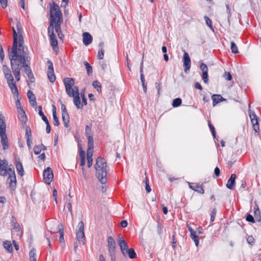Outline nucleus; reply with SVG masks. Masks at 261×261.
I'll list each match as a JSON object with an SVG mask.
<instances>
[{
	"label": "nucleus",
	"instance_id": "1",
	"mask_svg": "<svg viewBox=\"0 0 261 261\" xmlns=\"http://www.w3.org/2000/svg\"><path fill=\"white\" fill-rule=\"evenodd\" d=\"M19 49L17 48L16 34L14 32V41L9 53V57L10 60L12 72L17 81L20 80V70H23V65L30 61L29 51L27 47L23 46V40L21 36L19 37Z\"/></svg>",
	"mask_w": 261,
	"mask_h": 261
},
{
	"label": "nucleus",
	"instance_id": "2",
	"mask_svg": "<svg viewBox=\"0 0 261 261\" xmlns=\"http://www.w3.org/2000/svg\"><path fill=\"white\" fill-rule=\"evenodd\" d=\"M95 169L96 171V176L99 181L102 184H106L107 181V171L106 162L105 159L98 157L96 159Z\"/></svg>",
	"mask_w": 261,
	"mask_h": 261
},
{
	"label": "nucleus",
	"instance_id": "3",
	"mask_svg": "<svg viewBox=\"0 0 261 261\" xmlns=\"http://www.w3.org/2000/svg\"><path fill=\"white\" fill-rule=\"evenodd\" d=\"M9 173L7 179V188L10 191H13L16 189L17 186V180L13 166L10 165L9 167Z\"/></svg>",
	"mask_w": 261,
	"mask_h": 261
},
{
	"label": "nucleus",
	"instance_id": "4",
	"mask_svg": "<svg viewBox=\"0 0 261 261\" xmlns=\"http://www.w3.org/2000/svg\"><path fill=\"white\" fill-rule=\"evenodd\" d=\"M50 19L54 18L56 21H63L62 14L59 6L54 2L50 7Z\"/></svg>",
	"mask_w": 261,
	"mask_h": 261
},
{
	"label": "nucleus",
	"instance_id": "5",
	"mask_svg": "<svg viewBox=\"0 0 261 261\" xmlns=\"http://www.w3.org/2000/svg\"><path fill=\"white\" fill-rule=\"evenodd\" d=\"M77 228L76 232V239L79 243L84 244L86 238L84 234V224L82 221L79 223Z\"/></svg>",
	"mask_w": 261,
	"mask_h": 261
},
{
	"label": "nucleus",
	"instance_id": "6",
	"mask_svg": "<svg viewBox=\"0 0 261 261\" xmlns=\"http://www.w3.org/2000/svg\"><path fill=\"white\" fill-rule=\"evenodd\" d=\"M64 83L67 94L69 96H73L74 90L72 87L74 84V79L69 77L65 78L64 80Z\"/></svg>",
	"mask_w": 261,
	"mask_h": 261
},
{
	"label": "nucleus",
	"instance_id": "7",
	"mask_svg": "<svg viewBox=\"0 0 261 261\" xmlns=\"http://www.w3.org/2000/svg\"><path fill=\"white\" fill-rule=\"evenodd\" d=\"M43 177L45 182L50 184L54 178L53 170L50 167H47L43 171Z\"/></svg>",
	"mask_w": 261,
	"mask_h": 261
},
{
	"label": "nucleus",
	"instance_id": "8",
	"mask_svg": "<svg viewBox=\"0 0 261 261\" xmlns=\"http://www.w3.org/2000/svg\"><path fill=\"white\" fill-rule=\"evenodd\" d=\"M9 167L8 163L6 160L0 159V175L6 176L9 172Z\"/></svg>",
	"mask_w": 261,
	"mask_h": 261
},
{
	"label": "nucleus",
	"instance_id": "9",
	"mask_svg": "<svg viewBox=\"0 0 261 261\" xmlns=\"http://www.w3.org/2000/svg\"><path fill=\"white\" fill-rule=\"evenodd\" d=\"M23 71L27 74L30 82L34 83L35 81V78L32 69L28 64V63H26L24 65H23Z\"/></svg>",
	"mask_w": 261,
	"mask_h": 261
},
{
	"label": "nucleus",
	"instance_id": "10",
	"mask_svg": "<svg viewBox=\"0 0 261 261\" xmlns=\"http://www.w3.org/2000/svg\"><path fill=\"white\" fill-rule=\"evenodd\" d=\"M183 66L184 68V71L187 72V71L189 70L191 67V59L189 56V54L185 51L183 56Z\"/></svg>",
	"mask_w": 261,
	"mask_h": 261
},
{
	"label": "nucleus",
	"instance_id": "11",
	"mask_svg": "<svg viewBox=\"0 0 261 261\" xmlns=\"http://www.w3.org/2000/svg\"><path fill=\"white\" fill-rule=\"evenodd\" d=\"M17 30V33L16 32L15 29L13 28V38H14V31L16 34V38H17V48L18 50L20 48L19 47V37L21 36L22 38V40L23 41V37L22 34H21V25L20 23H17L16 24ZM14 41V39H13V42Z\"/></svg>",
	"mask_w": 261,
	"mask_h": 261
},
{
	"label": "nucleus",
	"instance_id": "12",
	"mask_svg": "<svg viewBox=\"0 0 261 261\" xmlns=\"http://www.w3.org/2000/svg\"><path fill=\"white\" fill-rule=\"evenodd\" d=\"M15 165L18 174L20 176H22L24 175V170L23 168L22 163L18 157H16L15 158Z\"/></svg>",
	"mask_w": 261,
	"mask_h": 261
},
{
	"label": "nucleus",
	"instance_id": "13",
	"mask_svg": "<svg viewBox=\"0 0 261 261\" xmlns=\"http://www.w3.org/2000/svg\"><path fill=\"white\" fill-rule=\"evenodd\" d=\"M7 82L13 94L18 97L19 92L16 85L14 82V79L9 80Z\"/></svg>",
	"mask_w": 261,
	"mask_h": 261
},
{
	"label": "nucleus",
	"instance_id": "14",
	"mask_svg": "<svg viewBox=\"0 0 261 261\" xmlns=\"http://www.w3.org/2000/svg\"><path fill=\"white\" fill-rule=\"evenodd\" d=\"M11 224L13 229L15 230L16 231L18 232L17 235H21L22 233V230L21 229L20 225L17 222L16 219L14 216H12L11 217Z\"/></svg>",
	"mask_w": 261,
	"mask_h": 261
},
{
	"label": "nucleus",
	"instance_id": "15",
	"mask_svg": "<svg viewBox=\"0 0 261 261\" xmlns=\"http://www.w3.org/2000/svg\"><path fill=\"white\" fill-rule=\"evenodd\" d=\"M200 69L202 71V77L205 83L208 82V68L206 64L201 63L200 66Z\"/></svg>",
	"mask_w": 261,
	"mask_h": 261
},
{
	"label": "nucleus",
	"instance_id": "16",
	"mask_svg": "<svg viewBox=\"0 0 261 261\" xmlns=\"http://www.w3.org/2000/svg\"><path fill=\"white\" fill-rule=\"evenodd\" d=\"M109 253L116 252V243L112 237L108 238Z\"/></svg>",
	"mask_w": 261,
	"mask_h": 261
},
{
	"label": "nucleus",
	"instance_id": "17",
	"mask_svg": "<svg viewBox=\"0 0 261 261\" xmlns=\"http://www.w3.org/2000/svg\"><path fill=\"white\" fill-rule=\"evenodd\" d=\"M0 137L1 139V143L3 146V149L4 150L8 149V140L6 132L0 133Z\"/></svg>",
	"mask_w": 261,
	"mask_h": 261
},
{
	"label": "nucleus",
	"instance_id": "18",
	"mask_svg": "<svg viewBox=\"0 0 261 261\" xmlns=\"http://www.w3.org/2000/svg\"><path fill=\"white\" fill-rule=\"evenodd\" d=\"M236 175L235 174H232L230 176V178L227 181L226 184V187L230 190H233L236 185Z\"/></svg>",
	"mask_w": 261,
	"mask_h": 261
},
{
	"label": "nucleus",
	"instance_id": "19",
	"mask_svg": "<svg viewBox=\"0 0 261 261\" xmlns=\"http://www.w3.org/2000/svg\"><path fill=\"white\" fill-rule=\"evenodd\" d=\"M92 37L88 32H85L83 34V41L85 45L87 46L92 42Z\"/></svg>",
	"mask_w": 261,
	"mask_h": 261
},
{
	"label": "nucleus",
	"instance_id": "20",
	"mask_svg": "<svg viewBox=\"0 0 261 261\" xmlns=\"http://www.w3.org/2000/svg\"><path fill=\"white\" fill-rule=\"evenodd\" d=\"M189 187L190 189L193 190L199 193L200 194H203L204 193V190L202 186H199L196 183H189Z\"/></svg>",
	"mask_w": 261,
	"mask_h": 261
},
{
	"label": "nucleus",
	"instance_id": "21",
	"mask_svg": "<svg viewBox=\"0 0 261 261\" xmlns=\"http://www.w3.org/2000/svg\"><path fill=\"white\" fill-rule=\"evenodd\" d=\"M63 21H57L56 22V24L55 25V29L56 32L58 34V37L60 39H63L64 38V35L63 34L61 29V25Z\"/></svg>",
	"mask_w": 261,
	"mask_h": 261
},
{
	"label": "nucleus",
	"instance_id": "22",
	"mask_svg": "<svg viewBox=\"0 0 261 261\" xmlns=\"http://www.w3.org/2000/svg\"><path fill=\"white\" fill-rule=\"evenodd\" d=\"M212 99L213 100V105L214 107H215L219 102L226 100V99L224 98L220 94L213 95L212 96Z\"/></svg>",
	"mask_w": 261,
	"mask_h": 261
},
{
	"label": "nucleus",
	"instance_id": "23",
	"mask_svg": "<svg viewBox=\"0 0 261 261\" xmlns=\"http://www.w3.org/2000/svg\"><path fill=\"white\" fill-rule=\"evenodd\" d=\"M5 118L2 113L0 112V133L6 132V124Z\"/></svg>",
	"mask_w": 261,
	"mask_h": 261
},
{
	"label": "nucleus",
	"instance_id": "24",
	"mask_svg": "<svg viewBox=\"0 0 261 261\" xmlns=\"http://www.w3.org/2000/svg\"><path fill=\"white\" fill-rule=\"evenodd\" d=\"M3 70L5 74V78L7 80V81L13 79L10 70L6 65H4L3 66Z\"/></svg>",
	"mask_w": 261,
	"mask_h": 261
},
{
	"label": "nucleus",
	"instance_id": "25",
	"mask_svg": "<svg viewBox=\"0 0 261 261\" xmlns=\"http://www.w3.org/2000/svg\"><path fill=\"white\" fill-rule=\"evenodd\" d=\"M71 97H73V102L74 105L76 106V108L77 109H82L83 107V105H81L79 94H75L74 93L73 96H71Z\"/></svg>",
	"mask_w": 261,
	"mask_h": 261
},
{
	"label": "nucleus",
	"instance_id": "26",
	"mask_svg": "<svg viewBox=\"0 0 261 261\" xmlns=\"http://www.w3.org/2000/svg\"><path fill=\"white\" fill-rule=\"evenodd\" d=\"M56 21H57L54 18L50 19V23L48 27V36L49 35L54 36V34H55L54 32V24L55 23V24Z\"/></svg>",
	"mask_w": 261,
	"mask_h": 261
},
{
	"label": "nucleus",
	"instance_id": "27",
	"mask_svg": "<svg viewBox=\"0 0 261 261\" xmlns=\"http://www.w3.org/2000/svg\"><path fill=\"white\" fill-rule=\"evenodd\" d=\"M121 252L123 255H125L126 253V251L128 250L129 248H128V245L126 241L121 242L120 244H118Z\"/></svg>",
	"mask_w": 261,
	"mask_h": 261
},
{
	"label": "nucleus",
	"instance_id": "28",
	"mask_svg": "<svg viewBox=\"0 0 261 261\" xmlns=\"http://www.w3.org/2000/svg\"><path fill=\"white\" fill-rule=\"evenodd\" d=\"M53 123L55 126H58L60 124L58 118L57 116L56 109L54 105H53Z\"/></svg>",
	"mask_w": 261,
	"mask_h": 261
},
{
	"label": "nucleus",
	"instance_id": "29",
	"mask_svg": "<svg viewBox=\"0 0 261 261\" xmlns=\"http://www.w3.org/2000/svg\"><path fill=\"white\" fill-rule=\"evenodd\" d=\"M19 119L21 121L23 126H24L27 124V118L24 111L22 109L21 110L19 113Z\"/></svg>",
	"mask_w": 261,
	"mask_h": 261
},
{
	"label": "nucleus",
	"instance_id": "30",
	"mask_svg": "<svg viewBox=\"0 0 261 261\" xmlns=\"http://www.w3.org/2000/svg\"><path fill=\"white\" fill-rule=\"evenodd\" d=\"M125 257L128 256L130 258L134 259L137 256V254L133 248H129L126 251V253L123 255Z\"/></svg>",
	"mask_w": 261,
	"mask_h": 261
},
{
	"label": "nucleus",
	"instance_id": "31",
	"mask_svg": "<svg viewBox=\"0 0 261 261\" xmlns=\"http://www.w3.org/2000/svg\"><path fill=\"white\" fill-rule=\"evenodd\" d=\"M49 37L50 40V44L53 48V49H55L58 46V41L56 39V37L55 34H54V36L49 35Z\"/></svg>",
	"mask_w": 261,
	"mask_h": 261
},
{
	"label": "nucleus",
	"instance_id": "32",
	"mask_svg": "<svg viewBox=\"0 0 261 261\" xmlns=\"http://www.w3.org/2000/svg\"><path fill=\"white\" fill-rule=\"evenodd\" d=\"M62 120L64 123V126L66 128L69 127V116L68 114H64L62 115Z\"/></svg>",
	"mask_w": 261,
	"mask_h": 261
},
{
	"label": "nucleus",
	"instance_id": "33",
	"mask_svg": "<svg viewBox=\"0 0 261 261\" xmlns=\"http://www.w3.org/2000/svg\"><path fill=\"white\" fill-rule=\"evenodd\" d=\"M58 229H59V233H60V238H59L60 242L61 243L64 242V229H63V226L62 224H60L58 225Z\"/></svg>",
	"mask_w": 261,
	"mask_h": 261
},
{
	"label": "nucleus",
	"instance_id": "34",
	"mask_svg": "<svg viewBox=\"0 0 261 261\" xmlns=\"http://www.w3.org/2000/svg\"><path fill=\"white\" fill-rule=\"evenodd\" d=\"M3 246L9 252H11L13 250L12 246L10 241H6L4 242Z\"/></svg>",
	"mask_w": 261,
	"mask_h": 261
},
{
	"label": "nucleus",
	"instance_id": "35",
	"mask_svg": "<svg viewBox=\"0 0 261 261\" xmlns=\"http://www.w3.org/2000/svg\"><path fill=\"white\" fill-rule=\"evenodd\" d=\"M251 123L253 125V127L255 132H257L259 131V127L258 124V119H251Z\"/></svg>",
	"mask_w": 261,
	"mask_h": 261
},
{
	"label": "nucleus",
	"instance_id": "36",
	"mask_svg": "<svg viewBox=\"0 0 261 261\" xmlns=\"http://www.w3.org/2000/svg\"><path fill=\"white\" fill-rule=\"evenodd\" d=\"M254 216L258 221H261L260 212L257 205L254 207Z\"/></svg>",
	"mask_w": 261,
	"mask_h": 261
},
{
	"label": "nucleus",
	"instance_id": "37",
	"mask_svg": "<svg viewBox=\"0 0 261 261\" xmlns=\"http://www.w3.org/2000/svg\"><path fill=\"white\" fill-rule=\"evenodd\" d=\"M92 85L93 87L99 92L101 93V85L98 81H94Z\"/></svg>",
	"mask_w": 261,
	"mask_h": 261
},
{
	"label": "nucleus",
	"instance_id": "38",
	"mask_svg": "<svg viewBox=\"0 0 261 261\" xmlns=\"http://www.w3.org/2000/svg\"><path fill=\"white\" fill-rule=\"evenodd\" d=\"M190 237L194 241L195 245L198 246L199 244V237L197 235L196 232L195 231L190 234Z\"/></svg>",
	"mask_w": 261,
	"mask_h": 261
},
{
	"label": "nucleus",
	"instance_id": "39",
	"mask_svg": "<svg viewBox=\"0 0 261 261\" xmlns=\"http://www.w3.org/2000/svg\"><path fill=\"white\" fill-rule=\"evenodd\" d=\"M84 64L86 67L87 74L89 75L93 72V69L92 66L87 61L84 62Z\"/></svg>",
	"mask_w": 261,
	"mask_h": 261
},
{
	"label": "nucleus",
	"instance_id": "40",
	"mask_svg": "<svg viewBox=\"0 0 261 261\" xmlns=\"http://www.w3.org/2000/svg\"><path fill=\"white\" fill-rule=\"evenodd\" d=\"M182 103V100L180 98H176L173 100L172 105L173 107L176 108L180 106Z\"/></svg>",
	"mask_w": 261,
	"mask_h": 261
},
{
	"label": "nucleus",
	"instance_id": "41",
	"mask_svg": "<svg viewBox=\"0 0 261 261\" xmlns=\"http://www.w3.org/2000/svg\"><path fill=\"white\" fill-rule=\"evenodd\" d=\"M47 76L49 81L51 83H54L56 80V76L54 74V71L47 72Z\"/></svg>",
	"mask_w": 261,
	"mask_h": 261
},
{
	"label": "nucleus",
	"instance_id": "42",
	"mask_svg": "<svg viewBox=\"0 0 261 261\" xmlns=\"http://www.w3.org/2000/svg\"><path fill=\"white\" fill-rule=\"evenodd\" d=\"M230 48L233 54H237L239 53L238 47L233 41L231 42Z\"/></svg>",
	"mask_w": 261,
	"mask_h": 261
},
{
	"label": "nucleus",
	"instance_id": "43",
	"mask_svg": "<svg viewBox=\"0 0 261 261\" xmlns=\"http://www.w3.org/2000/svg\"><path fill=\"white\" fill-rule=\"evenodd\" d=\"M42 146V144L41 145L35 146L34 148V151L35 154H39L41 152Z\"/></svg>",
	"mask_w": 261,
	"mask_h": 261
},
{
	"label": "nucleus",
	"instance_id": "44",
	"mask_svg": "<svg viewBox=\"0 0 261 261\" xmlns=\"http://www.w3.org/2000/svg\"><path fill=\"white\" fill-rule=\"evenodd\" d=\"M85 133L87 137L92 136L91 126L86 125L85 127Z\"/></svg>",
	"mask_w": 261,
	"mask_h": 261
},
{
	"label": "nucleus",
	"instance_id": "45",
	"mask_svg": "<svg viewBox=\"0 0 261 261\" xmlns=\"http://www.w3.org/2000/svg\"><path fill=\"white\" fill-rule=\"evenodd\" d=\"M26 138H31L32 137V132L31 128L27 126L25 128V134Z\"/></svg>",
	"mask_w": 261,
	"mask_h": 261
},
{
	"label": "nucleus",
	"instance_id": "46",
	"mask_svg": "<svg viewBox=\"0 0 261 261\" xmlns=\"http://www.w3.org/2000/svg\"><path fill=\"white\" fill-rule=\"evenodd\" d=\"M27 96L29 98V101L32 100L36 99V97L33 92L31 90H29L28 91Z\"/></svg>",
	"mask_w": 261,
	"mask_h": 261
},
{
	"label": "nucleus",
	"instance_id": "47",
	"mask_svg": "<svg viewBox=\"0 0 261 261\" xmlns=\"http://www.w3.org/2000/svg\"><path fill=\"white\" fill-rule=\"evenodd\" d=\"M48 68H47V72H53L54 71V67L53 62L50 60H48L47 62Z\"/></svg>",
	"mask_w": 261,
	"mask_h": 261
},
{
	"label": "nucleus",
	"instance_id": "48",
	"mask_svg": "<svg viewBox=\"0 0 261 261\" xmlns=\"http://www.w3.org/2000/svg\"><path fill=\"white\" fill-rule=\"evenodd\" d=\"M145 184V189L147 193H149L151 189L149 185V180L147 177H146L145 180H144Z\"/></svg>",
	"mask_w": 261,
	"mask_h": 261
},
{
	"label": "nucleus",
	"instance_id": "49",
	"mask_svg": "<svg viewBox=\"0 0 261 261\" xmlns=\"http://www.w3.org/2000/svg\"><path fill=\"white\" fill-rule=\"evenodd\" d=\"M87 138H88V147H90V148H94L93 136H89Z\"/></svg>",
	"mask_w": 261,
	"mask_h": 261
},
{
	"label": "nucleus",
	"instance_id": "50",
	"mask_svg": "<svg viewBox=\"0 0 261 261\" xmlns=\"http://www.w3.org/2000/svg\"><path fill=\"white\" fill-rule=\"evenodd\" d=\"M104 49H99L98 52L97 57L99 59L102 60L104 56Z\"/></svg>",
	"mask_w": 261,
	"mask_h": 261
},
{
	"label": "nucleus",
	"instance_id": "51",
	"mask_svg": "<svg viewBox=\"0 0 261 261\" xmlns=\"http://www.w3.org/2000/svg\"><path fill=\"white\" fill-rule=\"evenodd\" d=\"M223 77L227 81H230L232 79L231 74L228 72H225L223 74Z\"/></svg>",
	"mask_w": 261,
	"mask_h": 261
},
{
	"label": "nucleus",
	"instance_id": "52",
	"mask_svg": "<svg viewBox=\"0 0 261 261\" xmlns=\"http://www.w3.org/2000/svg\"><path fill=\"white\" fill-rule=\"evenodd\" d=\"M216 209L215 208H213L211 213V221L213 222L215 220L216 215Z\"/></svg>",
	"mask_w": 261,
	"mask_h": 261
},
{
	"label": "nucleus",
	"instance_id": "53",
	"mask_svg": "<svg viewBox=\"0 0 261 261\" xmlns=\"http://www.w3.org/2000/svg\"><path fill=\"white\" fill-rule=\"evenodd\" d=\"M93 148L88 147L87 151V158H92Z\"/></svg>",
	"mask_w": 261,
	"mask_h": 261
},
{
	"label": "nucleus",
	"instance_id": "54",
	"mask_svg": "<svg viewBox=\"0 0 261 261\" xmlns=\"http://www.w3.org/2000/svg\"><path fill=\"white\" fill-rule=\"evenodd\" d=\"M246 220L247 221L249 222H251V223L255 222L254 219L253 217L249 214H247L246 217Z\"/></svg>",
	"mask_w": 261,
	"mask_h": 261
},
{
	"label": "nucleus",
	"instance_id": "55",
	"mask_svg": "<svg viewBox=\"0 0 261 261\" xmlns=\"http://www.w3.org/2000/svg\"><path fill=\"white\" fill-rule=\"evenodd\" d=\"M204 19L205 20L206 24L211 28L213 29L212 24V21L211 20L207 17V16H204Z\"/></svg>",
	"mask_w": 261,
	"mask_h": 261
},
{
	"label": "nucleus",
	"instance_id": "56",
	"mask_svg": "<svg viewBox=\"0 0 261 261\" xmlns=\"http://www.w3.org/2000/svg\"><path fill=\"white\" fill-rule=\"evenodd\" d=\"M208 126L211 129V131L212 132V134L214 138L216 137V132L215 130V128L214 126L210 123V122H208Z\"/></svg>",
	"mask_w": 261,
	"mask_h": 261
},
{
	"label": "nucleus",
	"instance_id": "57",
	"mask_svg": "<svg viewBox=\"0 0 261 261\" xmlns=\"http://www.w3.org/2000/svg\"><path fill=\"white\" fill-rule=\"evenodd\" d=\"M247 242L248 244L252 245L254 242V239L252 236H248L247 238Z\"/></svg>",
	"mask_w": 261,
	"mask_h": 261
},
{
	"label": "nucleus",
	"instance_id": "58",
	"mask_svg": "<svg viewBox=\"0 0 261 261\" xmlns=\"http://www.w3.org/2000/svg\"><path fill=\"white\" fill-rule=\"evenodd\" d=\"M249 116H250V119H258L256 115L255 114L254 112H251L250 111V110L249 111Z\"/></svg>",
	"mask_w": 261,
	"mask_h": 261
},
{
	"label": "nucleus",
	"instance_id": "59",
	"mask_svg": "<svg viewBox=\"0 0 261 261\" xmlns=\"http://www.w3.org/2000/svg\"><path fill=\"white\" fill-rule=\"evenodd\" d=\"M93 159L92 158H87V166L88 168H90L92 165Z\"/></svg>",
	"mask_w": 261,
	"mask_h": 261
},
{
	"label": "nucleus",
	"instance_id": "60",
	"mask_svg": "<svg viewBox=\"0 0 261 261\" xmlns=\"http://www.w3.org/2000/svg\"><path fill=\"white\" fill-rule=\"evenodd\" d=\"M61 111H62V115L64 114H68L66 106L64 104L61 105Z\"/></svg>",
	"mask_w": 261,
	"mask_h": 261
},
{
	"label": "nucleus",
	"instance_id": "61",
	"mask_svg": "<svg viewBox=\"0 0 261 261\" xmlns=\"http://www.w3.org/2000/svg\"><path fill=\"white\" fill-rule=\"evenodd\" d=\"M116 252L109 253L111 261H116Z\"/></svg>",
	"mask_w": 261,
	"mask_h": 261
},
{
	"label": "nucleus",
	"instance_id": "62",
	"mask_svg": "<svg viewBox=\"0 0 261 261\" xmlns=\"http://www.w3.org/2000/svg\"><path fill=\"white\" fill-rule=\"evenodd\" d=\"M29 256H36V250L34 248H32L29 252Z\"/></svg>",
	"mask_w": 261,
	"mask_h": 261
},
{
	"label": "nucleus",
	"instance_id": "63",
	"mask_svg": "<svg viewBox=\"0 0 261 261\" xmlns=\"http://www.w3.org/2000/svg\"><path fill=\"white\" fill-rule=\"evenodd\" d=\"M27 144L28 147L30 149L32 144V138H27Z\"/></svg>",
	"mask_w": 261,
	"mask_h": 261
},
{
	"label": "nucleus",
	"instance_id": "64",
	"mask_svg": "<svg viewBox=\"0 0 261 261\" xmlns=\"http://www.w3.org/2000/svg\"><path fill=\"white\" fill-rule=\"evenodd\" d=\"M99 64L100 65L101 69L103 70V71L105 70L106 68L107 67V65L106 63H105L103 61H101L99 62Z\"/></svg>",
	"mask_w": 261,
	"mask_h": 261
}]
</instances>
